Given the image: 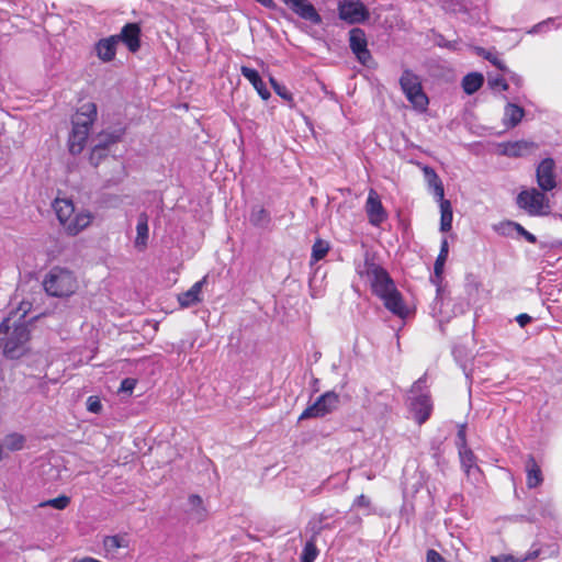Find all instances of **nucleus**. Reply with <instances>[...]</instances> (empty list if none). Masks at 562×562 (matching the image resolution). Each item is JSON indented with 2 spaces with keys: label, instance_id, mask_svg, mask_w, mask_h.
<instances>
[{
  "label": "nucleus",
  "instance_id": "49530a36",
  "mask_svg": "<svg viewBox=\"0 0 562 562\" xmlns=\"http://www.w3.org/2000/svg\"><path fill=\"white\" fill-rule=\"evenodd\" d=\"M517 229L525 236V238L530 243H536V237L529 232L525 231L520 225H517Z\"/></svg>",
  "mask_w": 562,
  "mask_h": 562
},
{
  "label": "nucleus",
  "instance_id": "f704fd0d",
  "mask_svg": "<svg viewBox=\"0 0 562 562\" xmlns=\"http://www.w3.org/2000/svg\"><path fill=\"white\" fill-rule=\"evenodd\" d=\"M475 50H476L477 55H480V56L484 57L485 59H487L488 61H491L499 70H502V71L506 70L505 64L492 52H487L486 49H484L482 47H476Z\"/></svg>",
  "mask_w": 562,
  "mask_h": 562
},
{
  "label": "nucleus",
  "instance_id": "e433bc0d",
  "mask_svg": "<svg viewBox=\"0 0 562 562\" xmlns=\"http://www.w3.org/2000/svg\"><path fill=\"white\" fill-rule=\"evenodd\" d=\"M427 180L428 184L434 188L435 195L439 200H442V196H445V189L438 175L436 172H431V176L428 177Z\"/></svg>",
  "mask_w": 562,
  "mask_h": 562
},
{
  "label": "nucleus",
  "instance_id": "9b49d317",
  "mask_svg": "<svg viewBox=\"0 0 562 562\" xmlns=\"http://www.w3.org/2000/svg\"><path fill=\"white\" fill-rule=\"evenodd\" d=\"M350 48L362 65H368L372 59L367 48V37L363 30L355 27L349 32Z\"/></svg>",
  "mask_w": 562,
  "mask_h": 562
},
{
  "label": "nucleus",
  "instance_id": "a211bd4d",
  "mask_svg": "<svg viewBox=\"0 0 562 562\" xmlns=\"http://www.w3.org/2000/svg\"><path fill=\"white\" fill-rule=\"evenodd\" d=\"M149 228H148V215L140 213L138 215L136 225V237L134 239V247L143 252L148 246Z\"/></svg>",
  "mask_w": 562,
  "mask_h": 562
},
{
  "label": "nucleus",
  "instance_id": "f8f14e48",
  "mask_svg": "<svg viewBox=\"0 0 562 562\" xmlns=\"http://www.w3.org/2000/svg\"><path fill=\"white\" fill-rule=\"evenodd\" d=\"M366 212L369 217V222L378 226L386 218V212L381 203L380 196L374 189H370L367 203Z\"/></svg>",
  "mask_w": 562,
  "mask_h": 562
},
{
  "label": "nucleus",
  "instance_id": "1a4fd4ad",
  "mask_svg": "<svg viewBox=\"0 0 562 562\" xmlns=\"http://www.w3.org/2000/svg\"><path fill=\"white\" fill-rule=\"evenodd\" d=\"M338 10L339 18L350 24L361 23L369 18V12L360 0H342Z\"/></svg>",
  "mask_w": 562,
  "mask_h": 562
},
{
  "label": "nucleus",
  "instance_id": "412c9836",
  "mask_svg": "<svg viewBox=\"0 0 562 562\" xmlns=\"http://www.w3.org/2000/svg\"><path fill=\"white\" fill-rule=\"evenodd\" d=\"M123 135H124L123 128H120V130H116L113 132L104 131L95 136V138L93 139V143H94L93 145L108 150L109 146L120 142L122 139Z\"/></svg>",
  "mask_w": 562,
  "mask_h": 562
},
{
  "label": "nucleus",
  "instance_id": "6e6552de",
  "mask_svg": "<svg viewBox=\"0 0 562 562\" xmlns=\"http://www.w3.org/2000/svg\"><path fill=\"white\" fill-rule=\"evenodd\" d=\"M339 395L329 391L321 395L317 401L306 407L300 415L299 420L321 418L333 413L339 405Z\"/></svg>",
  "mask_w": 562,
  "mask_h": 562
},
{
  "label": "nucleus",
  "instance_id": "79ce46f5",
  "mask_svg": "<svg viewBox=\"0 0 562 562\" xmlns=\"http://www.w3.org/2000/svg\"><path fill=\"white\" fill-rule=\"evenodd\" d=\"M427 562H447L445 558L434 549H429L426 554Z\"/></svg>",
  "mask_w": 562,
  "mask_h": 562
},
{
  "label": "nucleus",
  "instance_id": "8fccbe9b",
  "mask_svg": "<svg viewBox=\"0 0 562 562\" xmlns=\"http://www.w3.org/2000/svg\"><path fill=\"white\" fill-rule=\"evenodd\" d=\"M431 172H435V171L430 167H425L424 168V173H425L426 178L430 177Z\"/></svg>",
  "mask_w": 562,
  "mask_h": 562
},
{
  "label": "nucleus",
  "instance_id": "cd10ccee",
  "mask_svg": "<svg viewBox=\"0 0 562 562\" xmlns=\"http://www.w3.org/2000/svg\"><path fill=\"white\" fill-rule=\"evenodd\" d=\"M459 454L462 467L464 468L468 474H470L472 470L479 472V468L475 465V457L468 447L460 448Z\"/></svg>",
  "mask_w": 562,
  "mask_h": 562
},
{
  "label": "nucleus",
  "instance_id": "f257e3e1",
  "mask_svg": "<svg viewBox=\"0 0 562 562\" xmlns=\"http://www.w3.org/2000/svg\"><path fill=\"white\" fill-rule=\"evenodd\" d=\"M359 273L370 281L372 291L383 300L389 311L401 317L405 315V306L401 293L396 290L389 273L382 267L366 259L363 268L359 270Z\"/></svg>",
  "mask_w": 562,
  "mask_h": 562
},
{
  "label": "nucleus",
  "instance_id": "b1692460",
  "mask_svg": "<svg viewBox=\"0 0 562 562\" xmlns=\"http://www.w3.org/2000/svg\"><path fill=\"white\" fill-rule=\"evenodd\" d=\"M440 201V231L441 232H449L452 226V206L450 201L446 200L445 196H442V200Z\"/></svg>",
  "mask_w": 562,
  "mask_h": 562
},
{
  "label": "nucleus",
  "instance_id": "9d476101",
  "mask_svg": "<svg viewBox=\"0 0 562 562\" xmlns=\"http://www.w3.org/2000/svg\"><path fill=\"white\" fill-rule=\"evenodd\" d=\"M555 164L552 158L543 159L537 167V183L542 191H551L557 187Z\"/></svg>",
  "mask_w": 562,
  "mask_h": 562
},
{
  "label": "nucleus",
  "instance_id": "c9c22d12",
  "mask_svg": "<svg viewBox=\"0 0 562 562\" xmlns=\"http://www.w3.org/2000/svg\"><path fill=\"white\" fill-rule=\"evenodd\" d=\"M70 503V497H68L67 495L65 494H61L60 496L56 497V498H53V499H49V501H46V502H42L40 504V506L44 507V506H52L56 509H64L66 508Z\"/></svg>",
  "mask_w": 562,
  "mask_h": 562
},
{
  "label": "nucleus",
  "instance_id": "c85d7f7f",
  "mask_svg": "<svg viewBox=\"0 0 562 562\" xmlns=\"http://www.w3.org/2000/svg\"><path fill=\"white\" fill-rule=\"evenodd\" d=\"M25 437L18 432L9 434L3 439V446L10 451H18L24 448Z\"/></svg>",
  "mask_w": 562,
  "mask_h": 562
},
{
  "label": "nucleus",
  "instance_id": "a19ab883",
  "mask_svg": "<svg viewBox=\"0 0 562 562\" xmlns=\"http://www.w3.org/2000/svg\"><path fill=\"white\" fill-rule=\"evenodd\" d=\"M135 386H136V380L135 379H131V378H126V379H124L121 382V386L119 389V392L132 394V392L135 389Z\"/></svg>",
  "mask_w": 562,
  "mask_h": 562
},
{
  "label": "nucleus",
  "instance_id": "5701e85b",
  "mask_svg": "<svg viewBox=\"0 0 562 562\" xmlns=\"http://www.w3.org/2000/svg\"><path fill=\"white\" fill-rule=\"evenodd\" d=\"M527 486L528 488H537L540 486L542 482V473L537 464L536 460L532 457H529L527 464Z\"/></svg>",
  "mask_w": 562,
  "mask_h": 562
},
{
  "label": "nucleus",
  "instance_id": "c756f323",
  "mask_svg": "<svg viewBox=\"0 0 562 562\" xmlns=\"http://www.w3.org/2000/svg\"><path fill=\"white\" fill-rule=\"evenodd\" d=\"M250 222L255 226L265 227L270 222V216L267 210L261 206L255 207L250 214Z\"/></svg>",
  "mask_w": 562,
  "mask_h": 562
},
{
  "label": "nucleus",
  "instance_id": "09e8293b",
  "mask_svg": "<svg viewBox=\"0 0 562 562\" xmlns=\"http://www.w3.org/2000/svg\"><path fill=\"white\" fill-rule=\"evenodd\" d=\"M357 504L358 505H364L366 504V497L363 494H360L359 497L357 498Z\"/></svg>",
  "mask_w": 562,
  "mask_h": 562
},
{
  "label": "nucleus",
  "instance_id": "de8ad7c7",
  "mask_svg": "<svg viewBox=\"0 0 562 562\" xmlns=\"http://www.w3.org/2000/svg\"><path fill=\"white\" fill-rule=\"evenodd\" d=\"M256 1L259 2L260 4H262L263 7L269 8V9L276 7L273 0H256Z\"/></svg>",
  "mask_w": 562,
  "mask_h": 562
},
{
  "label": "nucleus",
  "instance_id": "c03bdc74",
  "mask_svg": "<svg viewBox=\"0 0 562 562\" xmlns=\"http://www.w3.org/2000/svg\"><path fill=\"white\" fill-rule=\"evenodd\" d=\"M458 438L460 440V442H459L460 448L467 447V442H465V426L464 425L460 426V429L458 431Z\"/></svg>",
  "mask_w": 562,
  "mask_h": 562
},
{
  "label": "nucleus",
  "instance_id": "37998d69",
  "mask_svg": "<svg viewBox=\"0 0 562 562\" xmlns=\"http://www.w3.org/2000/svg\"><path fill=\"white\" fill-rule=\"evenodd\" d=\"M488 85L492 86V87H501L502 90H507L508 89V83L502 77L488 79Z\"/></svg>",
  "mask_w": 562,
  "mask_h": 562
},
{
  "label": "nucleus",
  "instance_id": "bb28decb",
  "mask_svg": "<svg viewBox=\"0 0 562 562\" xmlns=\"http://www.w3.org/2000/svg\"><path fill=\"white\" fill-rule=\"evenodd\" d=\"M103 547H104L105 551L114 552L121 548H127L128 540L126 539V536H121V535L106 536L103 539Z\"/></svg>",
  "mask_w": 562,
  "mask_h": 562
},
{
  "label": "nucleus",
  "instance_id": "4be33fe9",
  "mask_svg": "<svg viewBox=\"0 0 562 562\" xmlns=\"http://www.w3.org/2000/svg\"><path fill=\"white\" fill-rule=\"evenodd\" d=\"M525 115V110L514 103H508L505 106L504 112V124L506 127L512 128L520 123Z\"/></svg>",
  "mask_w": 562,
  "mask_h": 562
},
{
  "label": "nucleus",
  "instance_id": "3c124183",
  "mask_svg": "<svg viewBox=\"0 0 562 562\" xmlns=\"http://www.w3.org/2000/svg\"><path fill=\"white\" fill-rule=\"evenodd\" d=\"M269 81H270V83H271V86H272L273 90H276V87H280V86H281V85H280V83H279L274 78H272V77L269 79Z\"/></svg>",
  "mask_w": 562,
  "mask_h": 562
},
{
  "label": "nucleus",
  "instance_id": "39448f33",
  "mask_svg": "<svg viewBox=\"0 0 562 562\" xmlns=\"http://www.w3.org/2000/svg\"><path fill=\"white\" fill-rule=\"evenodd\" d=\"M44 288L52 296L67 297L77 291L78 281L74 272L56 267L46 276Z\"/></svg>",
  "mask_w": 562,
  "mask_h": 562
},
{
  "label": "nucleus",
  "instance_id": "58836bf2",
  "mask_svg": "<svg viewBox=\"0 0 562 562\" xmlns=\"http://www.w3.org/2000/svg\"><path fill=\"white\" fill-rule=\"evenodd\" d=\"M87 409L93 414H99L102 411V404L98 396H89L87 398Z\"/></svg>",
  "mask_w": 562,
  "mask_h": 562
},
{
  "label": "nucleus",
  "instance_id": "6ab92c4d",
  "mask_svg": "<svg viewBox=\"0 0 562 562\" xmlns=\"http://www.w3.org/2000/svg\"><path fill=\"white\" fill-rule=\"evenodd\" d=\"M538 145L530 140H517L507 143L504 146L503 153L509 157H520L535 151Z\"/></svg>",
  "mask_w": 562,
  "mask_h": 562
},
{
  "label": "nucleus",
  "instance_id": "72a5a7b5",
  "mask_svg": "<svg viewBox=\"0 0 562 562\" xmlns=\"http://www.w3.org/2000/svg\"><path fill=\"white\" fill-rule=\"evenodd\" d=\"M538 554H539L538 550L528 553L526 557H524L521 559H515L510 554H502V555H498V557H491L487 562H518V561L519 562H525V561H527L529 559L537 558Z\"/></svg>",
  "mask_w": 562,
  "mask_h": 562
},
{
  "label": "nucleus",
  "instance_id": "4c0bfd02",
  "mask_svg": "<svg viewBox=\"0 0 562 562\" xmlns=\"http://www.w3.org/2000/svg\"><path fill=\"white\" fill-rule=\"evenodd\" d=\"M108 156V150L93 145L90 153V162L98 166Z\"/></svg>",
  "mask_w": 562,
  "mask_h": 562
},
{
  "label": "nucleus",
  "instance_id": "423d86ee",
  "mask_svg": "<svg viewBox=\"0 0 562 562\" xmlns=\"http://www.w3.org/2000/svg\"><path fill=\"white\" fill-rule=\"evenodd\" d=\"M400 85L407 100L414 105L415 109L422 111L426 109L428 104V98L423 91L422 82L418 76L406 69L403 71L400 78Z\"/></svg>",
  "mask_w": 562,
  "mask_h": 562
},
{
  "label": "nucleus",
  "instance_id": "ddd939ff",
  "mask_svg": "<svg viewBox=\"0 0 562 562\" xmlns=\"http://www.w3.org/2000/svg\"><path fill=\"white\" fill-rule=\"evenodd\" d=\"M282 2L302 19L308 20L315 24L322 22L321 15L307 0H282Z\"/></svg>",
  "mask_w": 562,
  "mask_h": 562
},
{
  "label": "nucleus",
  "instance_id": "20e7f679",
  "mask_svg": "<svg viewBox=\"0 0 562 562\" xmlns=\"http://www.w3.org/2000/svg\"><path fill=\"white\" fill-rule=\"evenodd\" d=\"M97 117V105L88 102L81 105L72 120V131L69 137V150L71 154H80L88 138L90 127Z\"/></svg>",
  "mask_w": 562,
  "mask_h": 562
},
{
  "label": "nucleus",
  "instance_id": "4468645a",
  "mask_svg": "<svg viewBox=\"0 0 562 562\" xmlns=\"http://www.w3.org/2000/svg\"><path fill=\"white\" fill-rule=\"evenodd\" d=\"M207 283V276L195 282L188 291L178 295V302L182 308H188L199 304L202 301V290Z\"/></svg>",
  "mask_w": 562,
  "mask_h": 562
},
{
  "label": "nucleus",
  "instance_id": "864d4df0",
  "mask_svg": "<svg viewBox=\"0 0 562 562\" xmlns=\"http://www.w3.org/2000/svg\"><path fill=\"white\" fill-rule=\"evenodd\" d=\"M2 459V446L0 445V460Z\"/></svg>",
  "mask_w": 562,
  "mask_h": 562
},
{
  "label": "nucleus",
  "instance_id": "ea45409f",
  "mask_svg": "<svg viewBox=\"0 0 562 562\" xmlns=\"http://www.w3.org/2000/svg\"><path fill=\"white\" fill-rule=\"evenodd\" d=\"M274 92L282 98L283 100L288 101L291 108H294V100L291 92L288 91V89L284 86L276 87Z\"/></svg>",
  "mask_w": 562,
  "mask_h": 562
},
{
  "label": "nucleus",
  "instance_id": "0eeeda50",
  "mask_svg": "<svg viewBox=\"0 0 562 562\" xmlns=\"http://www.w3.org/2000/svg\"><path fill=\"white\" fill-rule=\"evenodd\" d=\"M517 204L532 216L550 213V200L535 188L521 191L517 196Z\"/></svg>",
  "mask_w": 562,
  "mask_h": 562
},
{
  "label": "nucleus",
  "instance_id": "2eb2a0df",
  "mask_svg": "<svg viewBox=\"0 0 562 562\" xmlns=\"http://www.w3.org/2000/svg\"><path fill=\"white\" fill-rule=\"evenodd\" d=\"M139 35V26L136 23H128L115 36L119 37V42H123L132 53H135L140 46Z\"/></svg>",
  "mask_w": 562,
  "mask_h": 562
},
{
  "label": "nucleus",
  "instance_id": "f3484780",
  "mask_svg": "<svg viewBox=\"0 0 562 562\" xmlns=\"http://www.w3.org/2000/svg\"><path fill=\"white\" fill-rule=\"evenodd\" d=\"M432 409V405L430 398L427 395L417 396L411 403V411L414 415L415 420L422 425L424 424L430 416Z\"/></svg>",
  "mask_w": 562,
  "mask_h": 562
},
{
  "label": "nucleus",
  "instance_id": "7ed1b4c3",
  "mask_svg": "<svg viewBox=\"0 0 562 562\" xmlns=\"http://www.w3.org/2000/svg\"><path fill=\"white\" fill-rule=\"evenodd\" d=\"M53 207L68 235L76 236L92 223L93 215L86 210L75 212L74 203L69 199H56Z\"/></svg>",
  "mask_w": 562,
  "mask_h": 562
},
{
  "label": "nucleus",
  "instance_id": "473e14b6",
  "mask_svg": "<svg viewBox=\"0 0 562 562\" xmlns=\"http://www.w3.org/2000/svg\"><path fill=\"white\" fill-rule=\"evenodd\" d=\"M329 251V244L323 239H317L312 247L313 261L322 260Z\"/></svg>",
  "mask_w": 562,
  "mask_h": 562
},
{
  "label": "nucleus",
  "instance_id": "dca6fc26",
  "mask_svg": "<svg viewBox=\"0 0 562 562\" xmlns=\"http://www.w3.org/2000/svg\"><path fill=\"white\" fill-rule=\"evenodd\" d=\"M117 44L119 37L114 35L100 40L94 47L98 58L103 63L112 61L116 54Z\"/></svg>",
  "mask_w": 562,
  "mask_h": 562
},
{
  "label": "nucleus",
  "instance_id": "603ef678",
  "mask_svg": "<svg viewBox=\"0 0 562 562\" xmlns=\"http://www.w3.org/2000/svg\"><path fill=\"white\" fill-rule=\"evenodd\" d=\"M269 81H270V83H271V86H272L273 90H276V87H280V86H281V85H280V83H279L274 78H272V77L269 79Z\"/></svg>",
  "mask_w": 562,
  "mask_h": 562
},
{
  "label": "nucleus",
  "instance_id": "7c9ffc66",
  "mask_svg": "<svg viewBox=\"0 0 562 562\" xmlns=\"http://www.w3.org/2000/svg\"><path fill=\"white\" fill-rule=\"evenodd\" d=\"M448 241L447 239H443L442 243H441V247H440V252L436 259V262H435V276L436 278L440 279L441 278V274L443 272V267H445V262L447 260V257H448Z\"/></svg>",
  "mask_w": 562,
  "mask_h": 562
},
{
  "label": "nucleus",
  "instance_id": "2f4dec72",
  "mask_svg": "<svg viewBox=\"0 0 562 562\" xmlns=\"http://www.w3.org/2000/svg\"><path fill=\"white\" fill-rule=\"evenodd\" d=\"M190 512L196 520L205 517V509L202 507V499L199 494H191L189 497Z\"/></svg>",
  "mask_w": 562,
  "mask_h": 562
},
{
  "label": "nucleus",
  "instance_id": "aec40b11",
  "mask_svg": "<svg viewBox=\"0 0 562 562\" xmlns=\"http://www.w3.org/2000/svg\"><path fill=\"white\" fill-rule=\"evenodd\" d=\"M240 71H241V75L246 79H248L250 81V83L254 86L256 91L259 93V95L263 100H268L270 98V92L266 88V86H265V83H263L262 79L260 78V76H259L257 70L251 69V68L246 67V66H243L240 68Z\"/></svg>",
  "mask_w": 562,
  "mask_h": 562
},
{
  "label": "nucleus",
  "instance_id": "f03ea898",
  "mask_svg": "<svg viewBox=\"0 0 562 562\" xmlns=\"http://www.w3.org/2000/svg\"><path fill=\"white\" fill-rule=\"evenodd\" d=\"M30 330L25 321V312L11 313L0 324V348L11 359L23 356L27 350Z\"/></svg>",
  "mask_w": 562,
  "mask_h": 562
},
{
  "label": "nucleus",
  "instance_id": "393cba45",
  "mask_svg": "<svg viewBox=\"0 0 562 562\" xmlns=\"http://www.w3.org/2000/svg\"><path fill=\"white\" fill-rule=\"evenodd\" d=\"M483 82V75L479 72H471L463 78L462 88L467 94H473L482 87Z\"/></svg>",
  "mask_w": 562,
  "mask_h": 562
},
{
  "label": "nucleus",
  "instance_id": "a18cd8bd",
  "mask_svg": "<svg viewBox=\"0 0 562 562\" xmlns=\"http://www.w3.org/2000/svg\"><path fill=\"white\" fill-rule=\"evenodd\" d=\"M516 321L521 327H525L531 322V317L528 314H520L517 316Z\"/></svg>",
  "mask_w": 562,
  "mask_h": 562
},
{
  "label": "nucleus",
  "instance_id": "a878e982",
  "mask_svg": "<svg viewBox=\"0 0 562 562\" xmlns=\"http://www.w3.org/2000/svg\"><path fill=\"white\" fill-rule=\"evenodd\" d=\"M319 554V550L316 547V533H314L303 547L300 560L301 562H314Z\"/></svg>",
  "mask_w": 562,
  "mask_h": 562
}]
</instances>
